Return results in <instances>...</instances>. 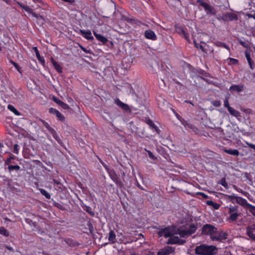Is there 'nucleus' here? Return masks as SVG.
<instances>
[{
  "mask_svg": "<svg viewBox=\"0 0 255 255\" xmlns=\"http://www.w3.org/2000/svg\"><path fill=\"white\" fill-rule=\"evenodd\" d=\"M196 230V227L193 224H190L183 226L176 231L172 228H166L159 231L158 234L160 237L165 238L170 237L173 235H179L180 237L184 238L194 233Z\"/></svg>",
  "mask_w": 255,
  "mask_h": 255,
  "instance_id": "1",
  "label": "nucleus"
},
{
  "mask_svg": "<svg viewBox=\"0 0 255 255\" xmlns=\"http://www.w3.org/2000/svg\"><path fill=\"white\" fill-rule=\"evenodd\" d=\"M218 249L214 246L201 245L195 249L197 254L202 255H214L217 253Z\"/></svg>",
  "mask_w": 255,
  "mask_h": 255,
  "instance_id": "2",
  "label": "nucleus"
},
{
  "mask_svg": "<svg viewBox=\"0 0 255 255\" xmlns=\"http://www.w3.org/2000/svg\"><path fill=\"white\" fill-rule=\"evenodd\" d=\"M228 214L229 215L228 220L229 222L236 221L238 218L241 216V212L239 208L236 206L230 205L229 207Z\"/></svg>",
  "mask_w": 255,
  "mask_h": 255,
  "instance_id": "3",
  "label": "nucleus"
},
{
  "mask_svg": "<svg viewBox=\"0 0 255 255\" xmlns=\"http://www.w3.org/2000/svg\"><path fill=\"white\" fill-rule=\"evenodd\" d=\"M197 2L200 6L204 8L207 14L215 15L216 14V11L215 8L206 2L202 0H198Z\"/></svg>",
  "mask_w": 255,
  "mask_h": 255,
  "instance_id": "4",
  "label": "nucleus"
},
{
  "mask_svg": "<svg viewBox=\"0 0 255 255\" xmlns=\"http://www.w3.org/2000/svg\"><path fill=\"white\" fill-rule=\"evenodd\" d=\"M216 229L210 224H206L203 227L202 232L203 234L210 236L211 239L215 232L216 231Z\"/></svg>",
  "mask_w": 255,
  "mask_h": 255,
  "instance_id": "5",
  "label": "nucleus"
},
{
  "mask_svg": "<svg viewBox=\"0 0 255 255\" xmlns=\"http://www.w3.org/2000/svg\"><path fill=\"white\" fill-rule=\"evenodd\" d=\"M227 235L223 232H218L216 229L211 240L213 241H222L227 239Z\"/></svg>",
  "mask_w": 255,
  "mask_h": 255,
  "instance_id": "6",
  "label": "nucleus"
},
{
  "mask_svg": "<svg viewBox=\"0 0 255 255\" xmlns=\"http://www.w3.org/2000/svg\"><path fill=\"white\" fill-rule=\"evenodd\" d=\"M19 5H20V7H21L23 9H24L27 12L32 14V16L36 17L37 19H38V20L41 19L42 20H44L42 16L38 15L36 14L35 13L33 12V9L31 8H30V7H29L28 6L25 5H23L21 4H19Z\"/></svg>",
  "mask_w": 255,
  "mask_h": 255,
  "instance_id": "7",
  "label": "nucleus"
},
{
  "mask_svg": "<svg viewBox=\"0 0 255 255\" xmlns=\"http://www.w3.org/2000/svg\"><path fill=\"white\" fill-rule=\"evenodd\" d=\"M174 252V249L172 247L167 246L159 250L157 253V255H168L172 254Z\"/></svg>",
  "mask_w": 255,
  "mask_h": 255,
  "instance_id": "8",
  "label": "nucleus"
},
{
  "mask_svg": "<svg viewBox=\"0 0 255 255\" xmlns=\"http://www.w3.org/2000/svg\"><path fill=\"white\" fill-rule=\"evenodd\" d=\"M172 235L168 240V243L169 244H179L182 245L184 243L185 241L180 239L177 236Z\"/></svg>",
  "mask_w": 255,
  "mask_h": 255,
  "instance_id": "9",
  "label": "nucleus"
},
{
  "mask_svg": "<svg viewBox=\"0 0 255 255\" xmlns=\"http://www.w3.org/2000/svg\"><path fill=\"white\" fill-rule=\"evenodd\" d=\"M247 234L250 238L255 240V224L252 225L247 227Z\"/></svg>",
  "mask_w": 255,
  "mask_h": 255,
  "instance_id": "10",
  "label": "nucleus"
},
{
  "mask_svg": "<svg viewBox=\"0 0 255 255\" xmlns=\"http://www.w3.org/2000/svg\"><path fill=\"white\" fill-rule=\"evenodd\" d=\"M79 33L86 39L90 40H93L94 39V37L92 35V33L90 30H85L80 29L79 31Z\"/></svg>",
  "mask_w": 255,
  "mask_h": 255,
  "instance_id": "11",
  "label": "nucleus"
},
{
  "mask_svg": "<svg viewBox=\"0 0 255 255\" xmlns=\"http://www.w3.org/2000/svg\"><path fill=\"white\" fill-rule=\"evenodd\" d=\"M144 36L148 39H150L152 40H155L157 39V36L155 33L151 30H146L144 32Z\"/></svg>",
  "mask_w": 255,
  "mask_h": 255,
  "instance_id": "12",
  "label": "nucleus"
},
{
  "mask_svg": "<svg viewBox=\"0 0 255 255\" xmlns=\"http://www.w3.org/2000/svg\"><path fill=\"white\" fill-rule=\"evenodd\" d=\"M49 112L51 114H54L60 121H64V116L56 109L53 108H50L49 109Z\"/></svg>",
  "mask_w": 255,
  "mask_h": 255,
  "instance_id": "13",
  "label": "nucleus"
},
{
  "mask_svg": "<svg viewBox=\"0 0 255 255\" xmlns=\"http://www.w3.org/2000/svg\"><path fill=\"white\" fill-rule=\"evenodd\" d=\"M244 88L243 85H233L230 87L229 90L239 93L243 91Z\"/></svg>",
  "mask_w": 255,
  "mask_h": 255,
  "instance_id": "14",
  "label": "nucleus"
},
{
  "mask_svg": "<svg viewBox=\"0 0 255 255\" xmlns=\"http://www.w3.org/2000/svg\"><path fill=\"white\" fill-rule=\"evenodd\" d=\"M224 19L225 20H233L237 19V16L235 13L229 12L224 15Z\"/></svg>",
  "mask_w": 255,
  "mask_h": 255,
  "instance_id": "15",
  "label": "nucleus"
},
{
  "mask_svg": "<svg viewBox=\"0 0 255 255\" xmlns=\"http://www.w3.org/2000/svg\"><path fill=\"white\" fill-rule=\"evenodd\" d=\"M93 34L94 36L96 37V39L99 41L101 42L103 44H105L108 39L105 37L103 36L101 34L97 33L95 31H93Z\"/></svg>",
  "mask_w": 255,
  "mask_h": 255,
  "instance_id": "16",
  "label": "nucleus"
},
{
  "mask_svg": "<svg viewBox=\"0 0 255 255\" xmlns=\"http://www.w3.org/2000/svg\"><path fill=\"white\" fill-rule=\"evenodd\" d=\"M176 31L180 34H183L184 38L187 40L189 41V37L188 34L185 31L184 28L182 27H178L176 28Z\"/></svg>",
  "mask_w": 255,
  "mask_h": 255,
  "instance_id": "17",
  "label": "nucleus"
},
{
  "mask_svg": "<svg viewBox=\"0 0 255 255\" xmlns=\"http://www.w3.org/2000/svg\"><path fill=\"white\" fill-rule=\"evenodd\" d=\"M237 202L240 204L242 206L245 207L247 208L248 206L249 205V203L248 202L247 200L242 197H238L237 198Z\"/></svg>",
  "mask_w": 255,
  "mask_h": 255,
  "instance_id": "18",
  "label": "nucleus"
},
{
  "mask_svg": "<svg viewBox=\"0 0 255 255\" xmlns=\"http://www.w3.org/2000/svg\"><path fill=\"white\" fill-rule=\"evenodd\" d=\"M51 61L56 70L58 73H61L63 70L62 67L53 58H51Z\"/></svg>",
  "mask_w": 255,
  "mask_h": 255,
  "instance_id": "19",
  "label": "nucleus"
},
{
  "mask_svg": "<svg viewBox=\"0 0 255 255\" xmlns=\"http://www.w3.org/2000/svg\"><path fill=\"white\" fill-rule=\"evenodd\" d=\"M146 123L150 127V128L154 129L157 133L160 132V130L152 120L149 119L146 121Z\"/></svg>",
  "mask_w": 255,
  "mask_h": 255,
  "instance_id": "20",
  "label": "nucleus"
},
{
  "mask_svg": "<svg viewBox=\"0 0 255 255\" xmlns=\"http://www.w3.org/2000/svg\"><path fill=\"white\" fill-rule=\"evenodd\" d=\"M228 111L232 116L235 117L237 118H239L241 117L240 112L232 107L229 108Z\"/></svg>",
  "mask_w": 255,
  "mask_h": 255,
  "instance_id": "21",
  "label": "nucleus"
},
{
  "mask_svg": "<svg viewBox=\"0 0 255 255\" xmlns=\"http://www.w3.org/2000/svg\"><path fill=\"white\" fill-rule=\"evenodd\" d=\"M108 240L112 244L116 243V236L115 232L113 231H111L109 234Z\"/></svg>",
  "mask_w": 255,
  "mask_h": 255,
  "instance_id": "22",
  "label": "nucleus"
},
{
  "mask_svg": "<svg viewBox=\"0 0 255 255\" xmlns=\"http://www.w3.org/2000/svg\"><path fill=\"white\" fill-rule=\"evenodd\" d=\"M223 151L230 155H234V156H238L239 155V151L237 149H224Z\"/></svg>",
  "mask_w": 255,
  "mask_h": 255,
  "instance_id": "23",
  "label": "nucleus"
},
{
  "mask_svg": "<svg viewBox=\"0 0 255 255\" xmlns=\"http://www.w3.org/2000/svg\"><path fill=\"white\" fill-rule=\"evenodd\" d=\"M7 109L16 116H19L21 115V114L12 105H8Z\"/></svg>",
  "mask_w": 255,
  "mask_h": 255,
  "instance_id": "24",
  "label": "nucleus"
},
{
  "mask_svg": "<svg viewBox=\"0 0 255 255\" xmlns=\"http://www.w3.org/2000/svg\"><path fill=\"white\" fill-rule=\"evenodd\" d=\"M109 174L112 180L115 182L118 181V176L114 170H110L109 171Z\"/></svg>",
  "mask_w": 255,
  "mask_h": 255,
  "instance_id": "25",
  "label": "nucleus"
},
{
  "mask_svg": "<svg viewBox=\"0 0 255 255\" xmlns=\"http://www.w3.org/2000/svg\"><path fill=\"white\" fill-rule=\"evenodd\" d=\"M50 130H51L50 133L52 134L53 137L55 139V140L56 141H57V142L61 144V139H60V137L59 136V135L56 133V131L54 129H50Z\"/></svg>",
  "mask_w": 255,
  "mask_h": 255,
  "instance_id": "26",
  "label": "nucleus"
},
{
  "mask_svg": "<svg viewBox=\"0 0 255 255\" xmlns=\"http://www.w3.org/2000/svg\"><path fill=\"white\" fill-rule=\"evenodd\" d=\"M207 204L209 206H212L215 209H218L220 207V205L210 200L207 201Z\"/></svg>",
  "mask_w": 255,
  "mask_h": 255,
  "instance_id": "27",
  "label": "nucleus"
},
{
  "mask_svg": "<svg viewBox=\"0 0 255 255\" xmlns=\"http://www.w3.org/2000/svg\"><path fill=\"white\" fill-rule=\"evenodd\" d=\"M20 167L19 166L15 165H10L8 166L7 169L9 170V172H11L12 171L15 170V171H18L20 169Z\"/></svg>",
  "mask_w": 255,
  "mask_h": 255,
  "instance_id": "28",
  "label": "nucleus"
},
{
  "mask_svg": "<svg viewBox=\"0 0 255 255\" xmlns=\"http://www.w3.org/2000/svg\"><path fill=\"white\" fill-rule=\"evenodd\" d=\"M39 190L40 191V193L45 197L46 199H49L51 198L50 194L48 193L45 190L39 188Z\"/></svg>",
  "mask_w": 255,
  "mask_h": 255,
  "instance_id": "29",
  "label": "nucleus"
},
{
  "mask_svg": "<svg viewBox=\"0 0 255 255\" xmlns=\"http://www.w3.org/2000/svg\"><path fill=\"white\" fill-rule=\"evenodd\" d=\"M0 234L5 237H8L9 236V232L4 227H0Z\"/></svg>",
  "mask_w": 255,
  "mask_h": 255,
  "instance_id": "30",
  "label": "nucleus"
},
{
  "mask_svg": "<svg viewBox=\"0 0 255 255\" xmlns=\"http://www.w3.org/2000/svg\"><path fill=\"white\" fill-rule=\"evenodd\" d=\"M10 62L14 66L19 73H21V68L16 63L14 62L12 60H10Z\"/></svg>",
  "mask_w": 255,
  "mask_h": 255,
  "instance_id": "31",
  "label": "nucleus"
},
{
  "mask_svg": "<svg viewBox=\"0 0 255 255\" xmlns=\"http://www.w3.org/2000/svg\"><path fill=\"white\" fill-rule=\"evenodd\" d=\"M247 208L249 209V211L254 215H255V206H253L251 204H249Z\"/></svg>",
  "mask_w": 255,
  "mask_h": 255,
  "instance_id": "32",
  "label": "nucleus"
},
{
  "mask_svg": "<svg viewBox=\"0 0 255 255\" xmlns=\"http://www.w3.org/2000/svg\"><path fill=\"white\" fill-rule=\"evenodd\" d=\"M14 159V156H10V157L8 158L5 161V164L6 165H10V164L12 163V160Z\"/></svg>",
  "mask_w": 255,
  "mask_h": 255,
  "instance_id": "33",
  "label": "nucleus"
},
{
  "mask_svg": "<svg viewBox=\"0 0 255 255\" xmlns=\"http://www.w3.org/2000/svg\"><path fill=\"white\" fill-rule=\"evenodd\" d=\"M229 60L230 61V63L231 64L237 65L239 63V61L233 58H229Z\"/></svg>",
  "mask_w": 255,
  "mask_h": 255,
  "instance_id": "34",
  "label": "nucleus"
},
{
  "mask_svg": "<svg viewBox=\"0 0 255 255\" xmlns=\"http://www.w3.org/2000/svg\"><path fill=\"white\" fill-rule=\"evenodd\" d=\"M219 184L222 185L224 187H228V184L225 180V178H222L221 180L219 181Z\"/></svg>",
  "mask_w": 255,
  "mask_h": 255,
  "instance_id": "35",
  "label": "nucleus"
},
{
  "mask_svg": "<svg viewBox=\"0 0 255 255\" xmlns=\"http://www.w3.org/2000/svg\"><path fill=\"white\" fill-rule=\"evenodd\" d=\"M228 101L229 98H226V99L224 101V106L228 109V110L229 109V108H231V107L230 106Z\"/></svg>",
  "mask_w": 255,
  "mask_h": 255,
  "instance_id": "36",
  "label": "nucleus"
},
{
  "mask_svg": "<svg viewBox=\"0 0 255 255\" xmlns=\"http://www.w3.org/2000/svg\"><path fill=\"white\" fill-rule=\"evenodd\" d=\"M19 146L17 144H14L13 149V152L15 154H18L19 151Z\"/></svg>",
  "mask_w": 255,
  "mask_h": 255,
  "instance_id": "37",
  "label": "nucleus"
},
{
  "mask_svg": "<svg viewBox=\"0 0 255 255\" xmlns=\"http://www.w3.org/2000/svg\"><path fill=\"white\" fill-rule=\"evenodd\" d=\"M246 57L248 63H250L251 61L252 60L250 56V53L247 51L245 52Z\"/></svg>",
  "mask_w": 255,
  "mask_h": 255,
  "instance_id": "38",
  "label": "nucleus"
},
{
  "mask_svg": "<svg viewBox=\"0 0 255 255\" xmlns=\"http://www.w3.org/2000/svg\"><path fill=\"white\" fill-rule=\"evenodd\" d=\"M60 106L63 109H65V110H67V109H68L69 108V106L67 104H66V103L63 102L62 103H60Z\"/></svg>",
  "mask_w": 255,
  "mask_h": 255,
  "instance_id": "39",
  "label": "nucleus"
},
{
  "mask_svg": "<svg viewBox=\"0 0 255 255\" xmlns=\"http://www.w3.org/2000/svg\"><path fill=\"white\" fill-rule=\"evenodd\" d=\"M145 150L148 153V156L150 158L152 159H155V157L153 155V153L150 150H147L146 149H145Z\"/></svg>",
  "mask_w": 255,
  "mask_h": 255,
  "instance_id": "40",
  "label": "nucleus"
},
{
  "mask_svg": "<svg viewBox=\"0 0 255 255\" xmlns=\"http://www.w3.org/2000/svg\"><path fill=\"white\" fill-rule=\"evenodd\" d=\"M115 103L121 108L122 107V106L124 105V103L121 102L119 99H117L115 101Z\"/></svg>",
  "mask_w": 255,
  "mask_h": 255,
  "instance_id": "41",
  "label": "nucleus"
},
{
  "mask_svg": "<svg viewBox=\"0 0 255 255\" xmlns=\"http://www.w3.org/2000/svg\"><path fill=\"white\" fill-rule=\"evenodd\" d=\"M212 104L213 106L216 107H220L221 106V103L218 100H215L212 102Z\"/></svg>",
  "mask_w": 255,
  "mask_h": 255,
  "instance_id": "42",
  "label": "nucleus"
},
{
  "mask_svg": "<svg viewBox=\"0 0 255 255\" xmlns=\"http://www.w3.org/2000/svg\"><path fill=\"white\" fill-rule=\"evenodd\" d=\"M125 111H128L129 110V106L126 104H124V105L122 106V107H121Z\"/></svg>",
  "mask_w": 255,
  "mask_h": 255,
  "instance_id": "43",
  "label": "nucleus"
},
{
  "mask_svg": "<svg viewBox=\"0 0 255 255\" xmlns=\"http://www.w3.org/2000/svg\"><path fill=\"white\" fill-rule=\"evenodd\" d=\"M125 111H128L129 110V106L126 104H124V105L122 106V107H121Z\"/></svg>",
  "mask_w": 255,
  "mask_h": 255,
  "instance_id": "44",
  "label": "nucleus"
},
{
  "mask_svg": "<svg viewBox=\"0 0 255 255\" xmlns=\"http://www.w3.org/2000/svg\"><path fill=\"white\" fill-rule=\"evenodd\" d=\"M194 43L195 45V46L197 48H200L203 50V47L202 45H201L200 44L197 43L195 40H194Z\"/></svg>",
  "mask_w": 255,
  "mask_h": 255,
  "instance_id": "45",
  "label": "nucleus"
},
{
  "mask_svg": "<svg viewBox=\"0 0 255 255\" xmlns=\"http://www.w3.org/2000/svg\"><path fill=\"white\" fill-rule=\"evenodd\" d=\"M246 144L248 145V146L255 150V144L248 142H246Z\"/></svg>",
  "mask_w": 255,
  "mask_h": 255,
  "instance_id": "46",
  "label": "nucleus"
},
{
  "mask_svg": "<svg viewBox=\"0 0 255 255\" xmlns=\"http://www.w3.org/2000/svg\"><path fill=\"white\" fill-rule=\"evenodd\" d=\"M38 60L42 65H44L45 64V60L43 57H41V58L38 59Z\"/></svg>",
  "mask_w": 255,
  "mask_h": 255,
  "instance_id": "47",
  "label": "nucleus"
},
{
  "mask_svg": "<svg viewBox=\"0 0 255 255\" xmlns=\"http://www.w3.org/2000/svg\"><path fill=\"white\" fill-rule=\"evenodd\" d=\"M45 126L47 128V129L49 130V131L50 132H51L50 129H54L53 128L50 127V126L48 124H47V123L45 125Z\"/></svg>",
  "mask_w": 255,
  "mask_h": 255,
  "instance_id": "48",
  "label": "nucleus"
},
{
  "mask_svg": "<svg viewBox=\"0 0 255 255\" xmlns=\"http://www.w3.org/2000/svg\"><path fill=\"white\" fill-rule=\"evenodd\" d=\"M62 1L66 2H68V3H70L71 4L75 2V0H62Z\"/></svg>",
  "mask_w": 255,
  "mask_h": 255,
  "instance_id": "49",
  "label": "nucleus"
},
{
  "mask_svg": "<svg viewBox=\"0 0 255 255\" xmlns=\"http://www.w3.org/2000/svg\"><path fill=\"white\" fill-rule=\"evenodd\" d=\"M54 101L59 105H60V103L62 102V101H61V100L56 98H54Z\"/></svg>",
  "mask_w": 255,
  "mask_h": 255,
  "instance_id": "50",
  "label": "nucleus"
},
{
  "mask_svg": "<svg viewBox=\"0 0 255 255\" xmlns=\"http://www.w3.org/2000/svg\"><path fill=\"white\" fill-rule=\"evenodd\" d=\"M250 66V67L252 69H254V67L253 66V61L252 60L251 61L250 63H248Z\"/></svg>",
  "mask_w": 255,
  "mask_h": 255,
  "instance_id": "51",
  "label": "nucleus"
},
{
  "mask_svg": "<svg viewBox=\"0 0 255 255\" xmlns=\"http://www.w3.org/2000/svg\"><path fill=\"white\" fill-rule=\"evenodd\" d=\"M32 49L34 50V51L35 52V54H36V53H38L39 52V51H38L37 47H33L32 48Z\"/></svg>",
  "mask_w": 255,
  "mask_h": 255,
  "instance_id": "52",
  "label": "nucleus"
},
{
  "mask_svg": "<svg viewBox=\"0 0 255 255\" xmlns=\"http://www.w3.org/2000/svg\"><path fill=\"white\" fill-rule=\"evenodd\" d=\"M240 43L245 47L247 46V44L246 43V42L243 41H240Z\"/></svg>",
  "mask_w": 255,
  "mask_h": 255,
  "instance_id": "53",
  "label": "nucleus"
},
{
  "mask_svg": "<svg viewBox=\"0 0 255 255\" xmlns=\"http://www.w3.org/2000/svg\"><path fill=\"white\" fill-rule=\"evenodd\" d=\"M221 44L222 45V46L224 48L228 49V50H229V47L226 45L225 43H221Z\"/></svg>",
  "mask_w": 255,
  "mask_h": 255,
  "instance_id": "54",
  "label": "nucleus"
},
{
  "mask_svg": "<svg viewBox=\"0 0 255 255\" xmlns=\"http://www.w3.org/2000/svg\"><path fill=\"white\" fill-rule=\"evenodd\" d=\"M81 49L85 52L87 53H89V51L87 50L86 48H85L84 47H83V46H81Z\"/></svg>",
  "mask_w": 255,
  "mask_h": 255,
  "instance_id": "55",
  "label": "nucleus"
},
{
  "mask_svg": "<svg viewBox=\"0 0 255 255\" xmlns=\"http://www.w3.org/2000/svg\"><path fill=\"white\" fill-rule=\"evenodd\" d=\"M145 255H156V254L153 252L149 251L145 254Z\"/></svg>",
  "mask_w": 255,
  "mask_h": 255,
  "instance_id": "56",
  "label": "nucleus"
},
{
  "mask_svg": "<svg viewBox=\"0 0 255 255\" xmlns=\"http://www.w3.org/2000/svg\"><path fill=\"white\" fill-rule=\"evenodd\" d=\"M172 111L174 112V113L175 114L176 117L179 119L180 120V118H181L180 116L178 114H177L175 112V111L173 109H172Z\"/></svg>",
  "mask_w": 255,
  "mask_h": 255,
  "instance_id": "57",
  "label": "nucleus"
},
{
  "mask_svg": "<svg viewBox=\"0 0 255 255\" xmlns=\"http://www.w3.org/2000/svg\"><path fill=\"white\" fill-rule=\"evenodd\" d=\"M36 57H37V59H39V58H41V56H40V55L39 52H38V53H36Z\"/></svg>",
  "mask_w": 255,
  "mask_h": 255,
  "instance_id": "58",
  "label": "nucleus"
},
{
  "mask_svg": "<svg viewBox=\"0 0 255 255\" xmlns=\"http://www.w3.org/2000/svg\"><path fill=\"white\" fill-rule=\"evenodd\" d=\"M185 127H188L190 128H192V125L189 124H187L186 125H185Z\"/></svg>",
  "mask_w": 255,
  "mask_h": 255,
  "instance_id": "59",
  "label": "nucleus"
},
{
  "mask_svg": "<svg viewBox=\"0 0 255 255\" xmlns=\"http://www.w3.org/2000/svg\"><path fill=\"white\" fill-rule=\"evenodd\" d=\"M53 181L56 184H59L60 183V182L59 181H58L57 180H56L55 179H53Z\"/></svg>",
  "mask_w": 255,
  "mask_h": 255,
  "instance_id": "60",
  "label": "nucleus"
},
{
  "mask_svg": "<svg viewBox=\"0 0 255 255\" xmlns=\"http://www.w3.org/2000/svg\"><path fill=\"white\" fill-rule=\"evenodd\" d=\"M3 147V144L0 142V151H1V148H2V147Z\"/></svg>",
  "mask_w": 255,
  "mask_h": 255,
  "instance_id": "61",
  "label": "nucleus"
},
{
  "mask_svg": "<svg viewBox=\"0 0 255 255\" xmlns=\"http://www.w3.org/2000/svg\"><path fill=\"white\" fill-rule=\"evenodd\" d=\"M221 43H222L221 42H218L217 43V45L218 46H222V45L221 44Z\"/></svg>",
  "mask_w": 255,
  "mask_h": 255,
  "instance_id": "62",
  "label": "nucleus"
},
{
  "mask_svg": "<svg viewBox=\"0 0 255 255\" xmlns=\"http://www.w3.org/2000/svg\"><path fill=\"white\" fill-rule=\"evenodd\" d=\"M201 194L202 195L203 197H206L207 196L204 193H201Z\"/></svg>",
  "mask_w": 255,
  "mask_h": 255,
  "instance_id": "63",
  "label": "nucleus"
},
{
  "mask_svg": "<svg viewBox=\"0 0 255 255\" xmlns=\"http://www.w3.org/2000/svg\"><path fill=\"white\" fill-rule=\"evenodd\" d=\"M253 17L255 19V14L254 15Z\"/></svg>",
  "mask_w": 255,
  "mask_h": 255,
  "instance_id": "64",
  "label": "nucleus"
}]
</instances>
